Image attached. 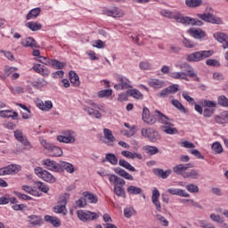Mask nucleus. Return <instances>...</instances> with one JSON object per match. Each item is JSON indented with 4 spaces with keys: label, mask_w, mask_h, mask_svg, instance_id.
I'll return each instance as SVG.
<instances>
[{
    "label": "nucleus",
    "mask_w": 228,
    "mask_h": 228,
    "mask_svg": "<svg viewBox=\"0 0 228 228\" xmlns=\"http://www.w3.org/2000/svg\"><path fill=\"white\" fill-rule=\"evenodd\" d=\"M59 168L60 172H63V170H66V172H69V174H73L74 172V166L67 162L59 163Z\"/></svg>",
    "instance_id": "23"
},
{
    "label": "nucleus",
    "mask_w": 228,
    "mask_h": 228,
    "mask_svg": "<svg viewBox=\"0 0 228 228\" xmlns=\"http://www.w3.org/2000/svg\"><path fill=\"white\" fill-rule=\"evenodd\" d=\"M12 94H24V87L21 86H14L11 87Z\"/></svg>",
    "instance_id": "62"
},
{
    "label": "nucleus",
    "mask_w": 228,
    "mask_h": 228,
    "mask_svg": "<svg viewBox=\"0 0 228 228\" xmlns=\"http://www.w3.org/2000/svg\"><path fill=\"white\" fill-rule=\"evenodd\" d=\"M49 151V154L50 156L53 157V158H58L60 156H63V151L61 150V148L54 146L52 144L50 150Z\"/></svg>",
    "instance_id": "22"
},
{
    "label": "nucleus",
    "mask_w": 228,
    "mask_h": 228,
    "mask_svg": "<svg viewBox=\"0 0 228 228\" xmlns=\"http://www.w3.org/2000/svg\"><path fill=\"white\" fill-rule=\"evenodd\" d=\"M148 84L150 86H151V88H163L165 86V82L156 78H151L148 81Z\"/></svg>",
    "instance_id": "29"
},
{
    "label": "nucleus",
    "mask_w": 228,
    "mask_h": 228,
    "mask_svg": "<svg viewBox=\"0 0 228 228\" xmlns=\"http://www.w3.org/2000/svg\"><path fill=\"white\" fill-rule=\"evenodd\" d=\"M216 124H228L227 111H223L220 115L214 118Z\"/></svg>",
    "instance_id": "21"
},
{
    "label": "nucleus",
    "mask_w": 228,
    "mask_h": 228,
    "mask_svg": "<svg viewBox=\"0 0 228 228\" xmlns=\"http://www.w3.org/2000/svg\"><path fill=\"white\" fill-rule=\"evenodd\" d=\"M69 77L73 86H79V85H81V82L79 81V76H77V73H76V71L74 70L69 71Z\"/></svg>",
    "instance_id": "19"
},
{
    "label": "nucleus",
    "mask_w": 228,
    "mask_h": 228,
    "mask_svg": "<svg viewBox=\"0 0 228 228\" xmlns=\"http://www.w3.org/2000/svg\"><path fill=\"white\" fill-rule=\"evenodd\" d=\"M118 165L119 167H123V168L129 170V172H136V168L125 159H119Z\"/></svg>",
    "instance_id": "33"
},
{
    "label": "nucleus",
    "mask_w": 228,
    "mask_h": 228,
    "mask_svg": "<svg viewBox=\"0 0 228 228\" xmlns=\"http://www.w3.org/2000/svg\"><path fill=\"white\" fill-rule=\"evenodd\" d=\"M43 165H45L48 170H52L53 172H60V164L56 163L54 160L46 159L43 160Z\"/></svg>",
    "instance_id": "12"
},
{
    "label": "nucleus",
    "mask_w": 228,
    "mask_h": 228,
    "mask_svg": "<svg viewBox=\"0 0 228 228\" xmlns=\"http://www.w3.org/2000/svg\"><path fill=\"white\" fill-rule=\"evenodd\" d=\"M45 221L48 224H52L53 227H60L61 225V221L60 218L53 216H45Z\"/></svg>",
    "instance_id": "18"
},
{
    "label": "nucleus",
    "mask_w": 228,
    "mask_h": 228,
    "mask_svg": "<svg viewBox=\"0 0 228 228\" xmlns=\"http://www.w3.org/2000/svg\"><path fill=\"white\" fill-rule=\"evenodd\" d=\"M77 216L81 222H92L99 218V215L92 211L77 210Z\"/></svg>",
    "instance_id": "4"
},
{
    "label": "nucleus",
    "mask_w": 228,
    "mask_h": 228,
    "mask_svg": "<svg viewBox=\"0 0 228 228\" xmlns=\"http://www.w3.org/2000/svg\"><path fill=\"white\" fill-rule=\"evenodd\" d=\"M83 197H85V199H87V200H89L91 204H97V202H99V198L97 197V195L92 192L85 191L83 192Z\"/></svg>",
    "instance_id": "28"
},
{
    "label": "nucleus",
    "mask_w": 228,
    "mask_h": 228,
    "mask_svg": "<svg viewBox=\"0 0 228 228\" xmlns=\"http://www.w3.org/2000/svg\"><path fill=\"white\" fill-rule=\"evenodd\" d=\"M103 136L105 140H107L105 143H107V145H110V147H113V144L115 143V141L117 139L115 138V135H113L111 130H110L109 128H104Z\"/></svg>",
    "instance_id": "9"
},
{
    "label": "nucleus",
    "mask_w": 228,
    "mask_h": 228,
    "mask_svg": "<svg viewBox=\"0 0 228 228\" xmlns=\"http://www.w3.org/2000/svg\"><path fill=\"white\" fill-rule=\"evenodd\" d=\"M48 63L53 67V69H61L67 65L65 62H61L58 60H48Z\"/></svg>",
    "instance_id": "37"
},
{
    "label": "nucleus",
    "mask_w": 228,
    "mask_h": 228,
    "mask_svg": "<svg viewBox=\"0 0 228 228\" xmlns=\"http://www.w3.org/2000/svg\"><path fill=\"white\" fill-rule=\"evenodd\" d=\"M141 133L144 138H148L151 142H154L158 134V132L153 128H142Z\"/></svg>",
    "instance_id": "8"
},
{
    "label": "nucleus",
    "mask_w": 228,
    "mask_h": 228,
    "mask_svg": "<svg viewBox=\"0 0 228 228\" xmlns=\"http://www.w3.org/2000/svg\"><path fill=\"white\" fill-rule=\"evenodd\" d=\"M127 193L130 195H142V188L136 187L134 185H130L126 189Z\"/></svg>",
    "instance_id": "36"
},
{
    "label": "nucleus",
    "mask_w": 228,
    "mask_h": 228,
    "mask_svg": "<svg viewBox=\"0 0 228 228\" xmlns=\"http://www.w3.org/2000/svg\"><path fill=\"white\" fill-rule=\"evenodd\" d=\"M181 69H183L186 72H189L191 77H195V73L191 71V66L188 63H183L181 65Z\"/></svg>",
    "instance_id": "54"
},
{
    "label": "nucleus",
    "mask_w": 228,
    "mask_h": 228,
    "mask_svg": "<svg viewBox=\"0 0 228 228\" xmlns=\"http://www.w3.org/2000/svg\"><path fill=\"white\" fill-rule=\"evenodd\" d=\"M13 193L16 195V197H18V199H21L22 200H31V197L28 195L22 194L19 191H14Z\"/></svg>",
    "instance_id": "59"
},
{
    "label": "nucleus",
    "mask_w": 228,
    "mask_h": 228,
    "mask_svg": "<svg viewBox=\"0 0 228 228\" xmlns=\"http://www.w3.org/2000/svg\"><path fill=\"white\" fill-rule=\"evenodd\" d=\"M75 204L77 208H85L86 206V199L80 198Z\"/></svg>",
    "instance_id": "61"
},
{
    "label": "nucleus",
    "mask_w": 228,
    "mask_h": 228,
    "mask_svg": "<svg viewBox=\"0 0 228 228\" xmlns=\"http://www.w3.org/2000/svg\"><path fill=\"white\" fill-rule=\"evenodd\" d=\"M114 172L115 174L120 175L121 177H124V179H126L127 181H133V179H134L133 175H131L129 173L120 167L114 168Z\"/></svg>",
    "instance_id": "20"
},
{
    "label": "nucleus",
    "mask_w": 228,
    "mask_h": 228,
    "mask_svg": "<svg viewBox=\"0 0 228 228\" xmlns=\"http://www.w3.org/2000/svg\"><path fill=\"white\" fill-rule=\"evenodd\" d=\"M114 193L121 199H126V189L120 185L114 186Z\"/></svg>",
    "instance_id": "34"
},
{
    "label": "nucleus",
    "mask_w": 228,
    "mask_h": 228,
    "mask_svg": "<svg viewBox=\"0 0 228 228\" xmlns=\"http://www.w3.org/2000/svg\"><path fill=\"white\" fill-rule=\"evenodd\" d=\"M217 102L220 106H223L224 108H228V99L225 97V95L219 96Z\"/></svg>",
    "instance_id": "52"
},
{
    "label": "nucleus",
    "mask_w": 228,
    "mask_h": 228,
    "mask_svg": "<svg viewBox=\"0 0 228 228\" xmlns=\"http://www.w3.org/2000/svg\"><path fill=\"white\" fill-rule=\"evenodd\" d=\"M212 151H214L216 154H222V152H224V148L220 142H216L212 144Z\"/></svg>",
    "instance_id": "46"
},
{
    "label": "nucleus",
    "mask_w": 228,
    "mask_h": 228,
    "mask_svg": "<svg viewBox=\"0 0 228 228\" xmlns=\"http://www.w3.org/2000/svg\"><path fill=\"white\" fill-rule=\"evenodd\" d=\"M210 219L213 222H216L217 224H224V218H222L220 216H216L215 214L210 215Z\"/></svg>",
    "instance_id": "58"
},
{
    "label": "nucleus",
    "mask_w": 228,
    "mask_h": 228,
    "mask_svg": "<svg viewBox=\"0 0 228 228\" xmlns=\"http://www.w3.org/2000/svg\"><path fill=\"white\" fill-rule=\"evenodd\" d=\"M64 135H58L57 141L61 143H74L76 138H74V132L72 130H67L62 132Z\"/></svg>",
    "instance_id": "5"
},
{
    "label": "nucleus",
    "mask_w": 228,
    "mask_h": 228,
    "mask_svg": "<svg viewBox=\"0 0 228 228\" xmlns=\"http://www.w3.org/2000/svg\"><path fill=\"white\" fill-rule=\"evenodd\" d=\"M111 94H113V90L111 89H105L98 92V97L102 99L104 97H110Z\"/></svg>",
    "instance_id": "49"
},
{
    "label": "nucleus",
    "mask_w": 228,
    "mask_h": 228,
    "mask_svg": "<svg viewBox=\"0 0 228 228\" xmlns=\"http://www.w3.org/2000/svg\"><path fill=\"white\" fill-rule=\"evenodd\" d=\"M200 227H202V228H216L211 223H208L207 221H201Z\"/></svg>",
    "instance_id": "64"
},
{
    "label": "nucleus",
    "mask_w": 228,
    "mask_h": 228,
    "mask_svg": "<svg viewBox=\"0 0 228 228\" xmlns=\"http://www.w3.org/2000/svg\"><path fill=\"white\" fill-rule=\"evenodd\" d=\"M22 170V167L15 164H11L7 167L0 168V175H10L12 174H17Z\"/></svg>",
    "instance_id": "6"
},
{
    "label": "nucleus",
    "mask_w": 228,
    "mask_h": 228,
    "mask_svg": "<svg viewBox=\"0 0 228 228\" xmlns=\"http://www.w3.org/2000/svg\"><path fill=\"white\" fill-rule=\"evenodd\" d=\"M167 191L171 195H178L179 197H190V194H188V192L181 189H168Z\"/></svg>",
    "instance_id": "32"
},
{
    "label": "nucleus",
    "mask_w": 228,
    "mask_h": 228,
    "mask_svg": "<svg viewBox=\"0 0 228 228\" xmlns=\"http://www.w3.org/2000/svg\"><path fill=\"white\" fill-rule=\"evenodd\" d=\"M33 70H35L37 74H41V76H49V69L42 64H35L33 66Z\"/></svg>",
    "instance_id": "17"
},
{
    "label": "nucleus",
    "mask_w": 228,
    "mask_h": 228,
    "mask_svg": "<svg viewBox=\"0 0 228 228\" xmlns=\"http://www.w3.org/2000/svg\"><path fill=\"white\" fill-rule=\"evenodd\" d=\"M153 172L155 175H158V177H161V179H167V177H168V175L172 174V170L168 169L164 171L161 168L154 169Z\"/></svg>",
    "instance_id": "26"
},
{
    "label": "nucleus",
    "mask_w": 228,
    "mask_h": 228,
    "mask_svg": "<svg viewBox=\"0 0 228 228\" xmlns=\"http://www.w3.org/2000/svg\"><path fill=\"white\" fill-rule=\"evenodd\" d=\"M121 154L125 157L127 158L128 159H134L137 158V159H142L143 157L142 154L139 153H133L129 151H121Z\"/></svg>",
    "instance_id": "30"
},
{
    "label": "nucleus",
    "mask_w": 228,
    "mask_h": 228,
    "mask_svg": "<svg viewBox=\"0 0 228 228\" xmlns=\"http://www.w3.org/2000/svg\"><path fill=\"white\" fill-rule=\"evenodd\" d=\"M161 15L167 19H174L176 22L183 26H199V22H200V20L197 19L183 16L179 12L162 11Z\"/></svg>",
    "instance_id": "2"
},
{
    "label": "nucleus",
    "mask_w": 228,
    "mask_h": 228,
    "mask_svg": "<svg viewBox=\"0 0 228 228\" xmlns=\"http://www.w3.org/2000/svg\"><path fill=\"white\" fill-rule=\"evenodd\" d=\"M188 35L192 37V38L200 39V30L195 28H191L187 30Z\"/></svg>",
    "instance_id": "42"
},
{
    "label": "nucleus",
    "mask_w": 228,
    "mask_h": 228,
    "mask_svg": "<svg viewBox=\"0 0 228 228\" xmlns=\"http://www.w3.org/2000/svg\"><path fill=\"white\" fill-rule=\"evenodd\" d=\"M171 104H173V106H175V108H176V110H178L179 111H182V113H188V109H185L183 106V103H181V102H179V100H172Z\"/></svg>",
    "instance_id": "38"
},
{
    "label": "nucleus",
    "mask_w": 228,
    "mask_h": 228,
    "mask_svg": "<svg viewBox=\"0 0 228 228\" xmlns=\"http://www.w3.org/2000/svg\"><path fill=\"white\" fill-rule=\"evenodd\" d=\"M105 15L117 19V17H124V12L120 11V9H118V7H112L105 11Z\"/></svg>",
    "instance_id": "14"
},
{
    "label": "nucleus",
    "mask_w": 228,
    "mask_h": 228,
    "mask_svg": "<svg viewBox=\"0 0 228 228\" xmlns=\"http://www.w3.org/2000/svg\"><path fill=\"white\" fill-rule=\"evenodd\" d=\"M142 120L145 124L149 126H154L156 122L162 124V129L166 134H177V128L174 127V119H170L167 115L163 114L161 111L156 110L151 116V111L147 107L142 109Z\"/></svg>",
    "instance_id": "1"
},
{
    "label": "nucleus",
    "mask_w": 228,
    "mask_h": 228,
    "mask_svg": "<svg viewBox=\"0 0 228 228\" xmlns=\"http://www.w3.org/2000/svg\"><path fill=\"white\" fill-rule=\"evenodd\" d=\"M28 222L32 227H37V225H42V217L40 216L31 215L28 216Z\"/></svg>",
    "instance_id": "15"
},
{
    "label": "nucleus",
    "mask_w": 228,
    "mask_h": 228,
    "mask_svg": "<svg viewBox=\"0 0 228 228\" xmlns=\"http://www.w3.org/2000/svg\"><path fill=\"white\" fill-rule=\"evenodd\" d=\"M172 77L174 79H186V73L184 72H177V73H174L172 75Z\"/></svg>",
    "instance_id": "63"
},
{
    "label": "nucleus",
    "mask_w": 228,
    "mask_h": 228,
    "mask_svg": "<svg viewBox=\"0 0 228 228\" xmlns=\"http://www.w3.org/2000/svg\"><path fill=\"white\" fill-rule=\"evenodd\" d=\"M144 151L150 156H154V154H158V152H159V149H158V147H156V146H146L144 148Z\"/></svg>",
    "instance_id": "45"
},
{
    "label": "nucleus",
    "mask_w": 228,
    "mask_h": 228,
    "mask_svg": "<svg viewBox=\"0 0 228 228\" xmlns=\"http://www.w3.org/2000/svg\"><path fill=\"white\" fill-rule=\"evenodd\" d=\"M84 111H86L90 117H94L98 119L102 118V115L99 112V110H95L94 108L88 107L86 105L84 106Z\"/></svg>",
    "instance_id": "24"
},
{
    "label": "nucleus",
    "mask_w": 228,
    "mask_h": 228,
    "mask_svg": "<svg viewBox=\"0 0 228 228\" xmlns=\"http://www.w3.org/2000/svg\"><path fill=\"white\" fill-rule=\"evenodd\" d=\"M130 96L134 99H143V94H142L137 89L129 91Z\"/></svg>",
    "instance_id": "55"
},
{
    "label": "nucleus",
    "mask_w": 228,
    "mask_h": 228,
    "mask_svg": "<svg viewBox=\"0 0 228 228\" xmlns=\"http://www.w3.org/2000/svg\"><path fill=\"white\" fill-rule=\"evenodd\" d=\"M182 95L183 99H185V101L189 102V104H191V105L195 104V100L191 96H190V94L187 92H183Z\"/></svg>",
    "instance_id": "56"
},
{
    "label": "nucleus",
    "mask_w": 228,
    "mask_h": 228,
    "mask_svg": "<svg viewBox=\"0 0 228 228\" xmlns=\"http://www.w3.org/2000/svg\"><path fill=\"white\" fill-rule=\"evenodd\" d=\"M173 171L175 174H177V175H181L183 172L186 171V167H184V165L179 164L173 167Z\"/></svg>",
    "instance_id": "50"
},
{
    "label": "nucleus",
    "mask_w": 228,
    "mask_h": 228,
    "mask_svg": "<svg viewBox=\"0 0 228 228\" xmlns=\"http://www.w3.org/2000/svg\"><path fill=\"white\" fill-rule=\"evenodd\" d=\"M14 137L18 142H20L25 147H31L29 141H28V137L22 134L21 130H15L14 131Z\"/></svg>",
    "instance_id": "10"
},
{
    "label": "nucleus",
    "mask_w": 228,
    "mask_h": 228,
    "mask_svg": "<svg viewBox=\"0 0 228 228\" xmlns=\"http://www.w3.org/2000/svg\"><path fill=\"white\" fill-rule=\"evenodd\" d=\"M23 47H30L31 49H38L40 47L35 38L28 37L20 42Z\"/></svg>",
    "instance_id": "11"
},
{
    "label": "nucleus",
    "mask_w": 228,
    "mask_h": 228,
    "mask_svg": "<svg viewBox=\"0 0 228 228\" xmlns=\"http://www.w3.org/2000/svg\"><path fill=\"white\" fill-rule=\"evenodd\" d=\"M130 93L127 91L126 93H122L118 94V101L119 102H123V101H127L129 99Z\"/></svg>",
    "instance_id": "57"
},
{
    "label": "nucleus",
    "mask_w": 228,
    "mask_h": 228,
    "mask_svg": "<svg viewBox=\"0 0 228 228\" xmlns=\"http://www.w3.org/2000/svg\"><path fill=\"white\" fill-rule=\"evenodd\" d=\"M188 61H200V52H195L187 56Z\"/></svg>",
    "instance_id": "44"
},
{
    "label": "nucleus",
    "mask_w": 228,
    "mask_h": 228,
    "mask_svg": "<svg viewBox=\"0 0 228 228\" xmlns=\"http://www.w3.org/2000/svg\"><path fill=\"white\" fill-rule=\"evenodd\" d=\"M34 184L37 186V189L40 190L43 193H47L49 191V187L47 185L44 184L42 182L36 181Z\"/></svg>",
    "instance_id": "47"
},
{
    "label": "nucleus",
    "mask_w": 228,
    "mask_h": 228,
    "mask_svg": "<svg viewBox=\"0 0 228 228\" xmlns=\"http://www.w3.org/2000/svg\"><path fill=\"white\" fill-rule=\"evenodd\" d=\"M0 117H2V118H12V120H17L19 113L16 111L12 112V110H0Z\"/></svg>",
    "instance_id": "16"
},
{
    "label": "nucleus",
    "mask_w": 228,
    "mask_h": 228,
    "mask_svg": "<svg viewBox=\"0 0 228 228\" xmlns=\"http://www.w3.org/2000/svg\"><path fill=\"white\" fill-rule=\"evenodd\" d=\"M201 20L211 24H222V19L213 15V8L208 7L207 12L200 15Z\"/></svg>",
    "instance_id": "3"
},
{
    "label": "nucleus",
    "mask_w": 228,
    "mask_h": 228,
    "mask_svg": "<svg viewBox=\"0 0 228 228\" xmlns=\"http://www.w3.org/2000/svg\"><path fill=\"white\" fill-rule=\"evenodd\" d=\"M214 113H215L214 109L205 108L203 110V117L209 118V117H211V115H213Z\"/></svg>",
    "instance_id": "60"
},
{
    "label": "nucleus",
    "mask_w": 228,
    "mask_h": 228,
    "mask_svg": "<svg viewBox=\"0 0 228 228\" xmlns=\"http://www.w3.org/2000/svg\"><path fill=\"white\" fill-rule=\"evenodd\" d=\"M41 12H42V10L40 9V7L32 9L26 16L27 20H31L32 19H37V17H38V15H40Z\"/></svg>",
    "instance_id": "31"
},
{
    "label": "nucleus",
    "mask_w": 228,
    "mask_h": 228,
    "mask_svg": "<svg viewBox=\"0 0 228 228\" xmlns=\"http://www.w3.org/2000/svg\"><path fill=\"white\" fill-rule=\"evenodd\" d=\"M37 107L39 108V110H42V111H49L50 110H53V102H40L37 103Z\"/></svg>",
    "instance_id": "27"
},
{
    "label": "nucleus",
    "mask_w": 228,
    "mask_h": 228,
    "mask_svg": "<svg viewBox=\"0 0 228 228\" xmlns=\"http://www.w3.org/2000/svg\"><path fill=\"white\" fill-rule=\"evenodd\" d=\"M26 27L29 28L31 31H40L42 29V24L33 21L26 23Z\"/></svg>",
    "instance_id": "40"
},
{
    "label": "nucleus",
    "mask_w": 228,
    "mask_h": 228,
    "mask_svg": "<svg viewBox=\"0 0 228 228\" xmlns=\"http://www.w3.org/2000/svg\"><path fill=\"white\" fill-rule=\"evenodd\" d=\"M32 86H35V88H42L43 86H47V80L44 78L39 79L32 84Z\"/></svg>",
    "instance_id": "53"
},
{
    "label": "nucleus",
    "mask_w": 228,
    "mask_h": 228,
    "mask_svg": "<svg viewBox=\"0 0 228 228\" xmlns=\"http://www.w3.org/2000/svg\"><path fill=\"white\" fill-rule=\"evenodd\" d=\"M118 81L119 83V86H121V90H127V88H131L127 78L118 77Z\"/></svg>",
    "instance_id": "35"
},
{
    "label": "nucleus",
    "mask_w": 228,
    "mask_h": 228,
    "mask_svg": "<svg viewBox=\"0 0 228 228\" xmlns=\"http://www.w3.org/2000/svg\"><path fill=\"white\" fill-rule=\"evenodd\" d=\"M42 179L45 181L46 183H56V178L51 175L47 170L44 171Z\"/></svg>",
    "instance_id": "39"
},
{
    "label": "nucleus",
    "mask_w": 228,
    "mask_h": 228,
    "mask_svg": "<svg viewBox=\"0 0 228 228\" xmlns=\"http://www.w3.org/2000/svg\"><path fill=\"white\" fill-rule=\"evenodd\" d=\"M214 38L223 44V49H228V36L224 32L214 33Z\"/></svg>",
    "instance_id": "7"
},
{
    "label": "nucleus",
    "mask_w": 228,
    "mask_h": 228,
    "mask_svg": "<svg viewBox=\"0 0 228 228\" xmlns=\"http://www.w3.org/2000/svg\"><path fill=\"white\" fill-rule=\"evenodd\" d=\"M185 4L188 8H199L200 0H185Z\"/></svg>",
    "instance_id": "43"
},
{
    "label": "nucleus",
    "mask_w": 228,
    "mask_h": 228,
    "mask_svg": "<svg viewBox=\"0 0 228 228\" xmlns=\"http://www.w3.org/2000/svg\"><path fill=\"white\" fill-rule=\"evenodd\" d=\"M136 214V210L133 208H126L124 210V216L126 218H131V216H134Z\"/></svg>",
    "instance_id": "51"
},
{
    "label": "nucleus",
    "mask_w": 228,
    "mask_h": 228,
    "mask_svg": "<svg viewBox=\"0 0 228 228\" xmlns=\"http://www.w3.org/2000/svg\"><path fill=\"white\" fill-rule=\"evenodd\" d=\"M159 191H158V189H154L151 195V200L157 211L161 212V203L159 202Z\"/></svg>",
    "instance_id": "13"
},
{
    "label": "nucleus",
    "mask_w": 228,
    "mask_h": 228,
    "mask_svg": "<svg viewBox=\"0 0 228 228\" xmlns=\"http://www.w3.org/2000/svg\"><path fill=\"white\" fill-rule=\"evenodd\" d=\"M105 161H109L110 165H118V158L113 153H107L105 155V159L102 160V163H105Z\"/></svg>",
    "instance_id": "25"
},
{
    "label": "nucleus",
    "mask_w": 228,
    "mask_h": 228,
    "mask_svg": "<svg viewBox=\"0 0 228 228\" xmlns=\"http://www.w3.org/2000/svg\"><path fill=\"white\" fill-rule=\"evenodd\" d=\"M183 44L184 47L187 49H193V47H197L198 44L191 42L190 39L183 37Z\"/></svg>",
    "instance_id": "48"
},
{
    "label": "nucleus",
    "mask_w": 228,
    "mask_h": 228,
    "mask_svg": "<svg viewBox=\"0 0 228 228\" xmlns=\"http://www.w3.org/2000/svg\"><path fill=\"white\" fill-rule=\"evenodd\" d=\"M199 172L195 170H191V172H186L183 174V177H184V179H199Z\"/></svg>",
    "instance_id": "41"
}]
</instances>
